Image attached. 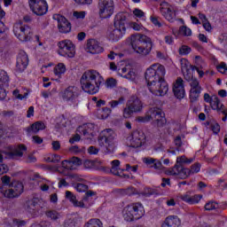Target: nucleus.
Wrapping results in <instances>:
<instances>
[{
    "mask_svg": "<svg viewBox=\"0 0 227 227\" xmlns=\"http://www.w3.org/2000/svg\"><path fill=\"white\" fill-rule=\"evenodd\" d=\"M166 67L162 64L155 63L151 65L145 71V79L147 88L155 97H164L169 91V85L164 76Z\"/></svg>",
    "mask_w": 227,
    "mask_h": 227,
    "instance_id": "f257e3e1",
    "label": "nucleus"
},
{
    "mask_svg": "<svg viewBox=\"0 0 227 227\" xmlns=\"http://www.w3.org/2000/svg\"><path fill=\"white\" fill-rule=\"evenodd\" d=\"M80 84L84 93L97 95L100 91V86L104 84V77L97 70H89L82 75Z\"/></svg>",
    "mask_w": 227,
    "mask_h": 227,
    "instance_id": "f03ea898",
    "label": "nucleus"
},
{
    "mask_svg": "<svg viewBox=\"0 0 227 227\" xmlns=\"http://www.w3.org/2000/svg\"><path fill=\"white\" fill-rule=\"evenodd\" d=\"M128 42L131 45V49L140 56H148L153 49V41L148 35L143 34H135L129 37Z\"/></svg>",
    "mask_w": 227,
    "mask_h": 227,
    "instance_id": "7ed1b4c3",
    "label": "nucleus"
},
{
    "mask_svg": "<svg viewBox=\"0 0 227 227\" xmlns=\"http://www.w3.org/2000/svg\"><path fill=\"white\" fill-rule=\"evenodd\" d=\"M127 33V15L120 12L115 16L114 27L106 32V37L111 42H119Z\"/></svg>",
    "mask_w": 227,
    "mask_h": 227,
    "instance_id": "20e7f679",
    "label": "nucleus"
},
{
    "mask_svg": "<svg viewBox=\"0 0 227 227\" xmlns=\"http://www.w3.org/2000/svg\"><path fill=\"white\" fill-rule=\"evenodd\" d=\"M11 178L8 176L2 177L4 185L0 186V194L4 198H19L24 192V184L19 181H13L11 184Z\"/></svg>",
    "mask_w": 227,
    "mask_h": 227,
    "instance_id": "39448f33",
    "label": "nucleus"
},
{
    "mask_svg": "<svg viewBox=\"0 0 227 227\" xmlns=\"http://www.w3.org/2000/svg\"><path fill=\"white\" fill-rule=\"evenodd\" d=\"M134 65L130 60H123L118 63V66L114 62L110 63V70L116 72L118 70L119 75L124 79H129V81H136L137 78V74L134 71Z\"/></svg>",
    "mask_w": 227,
    "mask_h": 227,
    "instance_id": "423d86ee",
    "label": "nucleus"
},
{
    "mask_svg": "<svg viewBox=\"0 0 227 227\" xmlns=\"http://www.w3.org/2000/svg\"><path fill=\"white\" fill-rule=\"evenodd\" d=\"M116 135L111 129L101 131L98 137V145L105 153H111L116 150Z\"/></svg>",
    "mask_w": 227,
    "mask_h": 227,
    "instance_id": "0eeeda50",
    "label": "nucleus"
},
{
    "mask_svg": "<svg viewBox=\"0 0 227 227\" xmlns=\"http://www.w3.org/2000/svg\"><path fill=\"white\" fill-rule=\"evenodd\" d=\"M143 215H145V207L139 202L129 204L122 209V217L128 223L141 219Z\"/></svg>",
    "mask_w": 227,
    "mask_h": 227,
    "instance_id": "6e6552de",
    "label": "nucleus"
},
{
    "mask_svg": "<svg viewBox=\"0 0 227 227\" xmlns=\"http://www.w3.org/2000/svg\"><path fill=\"white\" fill-rule=\"evenodd\" d=\"M12 31L13 35L20 40V42H31L33 36H35L33 28L20 20L13 25Z\"/></svg>",
    "mask_w": 227,
    "mask_h": 227,
    "instance_id": "1a4fd4ad",
    "label": "nucleus"
},
{
    "mask_svg": "<svg viewBox=\"0 0 227 227\" xmlns=\"http://www.w3.org/2000/svg\"><path fill=\"white\" fill-rule=\"evenodd\" d=\"M81 164H82L81 159L73 157L70 160H66L62 161V165L58 168V171L60 175H64V176H70V178H74V180H81L76 174H70V171L77 169Z\"/></svg>",
    "mask_w": 227,
    "mask_h": 227,
    "instance_id": "9d476101",
    "label": "nucleus"
},
{
    "mask_svg": "<svg viewBox=\"0 0 227 227\" xmlns=\"http://www.w3.org/2000/svg\"><path fill=\"white\" fill-rule=\"evenodd\" d=\"M66 198L74 205V207H78L79 208H85V207H90L91 203L97 198V193L95 192L89 191L86 192L82 201H77V198L71 192H66Z\"/></svg>",
    "mask_w": 227,
    "mask_h": 227,
    "instance_id": "9b49d317",
    "label": "nucleus"
},
{
    "mask_svg": "<svg viewBox=\"0 0 227 227\" xmlns=\"http://www.w3.org/2000/svg\"><path fill=\"white\" fill-rule=\"evenodd\" d=\"M137 121L140 123H148V121H155L160 127L166 123V117L164 116V112L159 108H151L146 115L144 117H138Z\"/></svg>",
    "mask_w": 227,
    "mask_h": 227,
    "instance_id": "f8f14e48",
    "label": "nucleus"
},
{
    "mask_svg": "<svg viewBox=\"0 0 227 227\" xmlns=\"http://www.w3.org/2000/svg\"><path fill=\"white\" fill-rule=\"evenodd\" d=\"M58 54L62 58H75V44L71 40L66 39L58 43Z\"/></svg>",
    "mask_w": 227,
    "mask_h": 227,
    "instance_id": "ddd939ff",
    "label": "nucleus"
},
{
    "mask_svg": "<svg viewBox=\"0 0 227 227\" xmlns=\"http://www.w3.org/2000/svg\"><path fill=\"white\" fill-rule=\"evenodd\" d=\"M0 152L6 155V159H20V157H23L24 153L27 151V147L22 144L14 146H8L5 150H3L2 143H0Z\"/></svg>",
    "mask_w": 227,
    "mask_h": 227,
    "instance_id": "4468645a",
    "label": "nucleus"
},
{
    "mask_svg": "<svg viewBox=\"0 0 227 227\" xmlns=\"http://www.w3.org/2000/svg\"><path fill=\"white\" fill-rule=\"evenodd\" d=\"M98 8L100 19H110L114 13V2L113 0H99Z\"/></svg>",
    "mask_w": 227,
    "mask_h": 227,
    "instance_id": "2eb2a0df",
    "label": "nucleus"
},
{
    "mask_svg": "<svg viewBox=\"0 0 227 227\" xmlns=\"http://www.w3.org/2000/svg\"><path fill=\"white\" fill-rule=\"evenodd\" d=\"M204 101L210 105V107L213 109V111H217V113H220L221 114H226V106L221 103V100L217 95L210 96V94L205 93Z\"/></svg>",
    "mask_w": 227,
    "mask_h": 227,
    "instance_id": "dca6fc26",
    "label": "nucleus"
},
{
    "mask_svg": "<svg viewBox=\"0 0 227 227\" xmlns=\"http://www.w3.org/2000/svg\"><path fill=\"white\" fill-rule=\"evenodd\" d=\"M128 141H129V145L132 148H146L148 146V141H146V136H145V133L135 131L128 138Z\"/></svg>",
    "mask_w": 227,
    "mask_h": 227,
    "instance_id": "f3484780",
    "label": "nucleus"
},
{
    "mask_svg": "<svg viewBox=\"0 0 227 227\" xmlns=\"http://www.w3.org/2000/svg\"><path fill=\"white\" fill-rule=\"evenodd\" d=\"M28 4L35 15L42 16L49 12V5L46 0H29Z\"/></svg>",
    "mask_w": 227,
    "mask_h": 227,
    "instance_id": "a211bd4d",
    "label": "nucleus"
},
{
    "mask_svg": "<svg viewBox=\"0 0 227 227\" xmlns=\"http://www.w3.org/2000/svg\"><path fill=\"white\" fill-rule=\"evenodd\" d=\"M59 97L65 102L74 104V102H76L77 98L79 97V88L75 86H68L59 93Z\"/></svg>",
    "mask_w": 227,
    "mask_h": 227,
    "instance_id": "6ab92c4d",
    "label": "nucleus"
},
{
    "mask_svg": "<svg viewBox=\"0 0 227 227\" xmlns=\"http://www.w3.org/2000/svg\"><path fill=\"white\" fill-rule=\"evenodd\" d=\"M166 175L170 176H176L181 180H185L191 176V170L189 168H184L182 166L176 165L174 168L168 169Z\"/></svg>",
    "mask_w": 227,
    "mask_h": 227,
    "instance_id": "aec40b11",
    "label": "nucleus"
},
{
    "mask_svg": "<svg viewBox=\"0 0 227 227\" xmlns=\"http://www.w3.org/2000/svg\"><path fill=\"white\" fill-rule=\"evenodd\" d=\"M160 13L168 22H175L176 19V10L168 2L161 3Z\"/></svg>",
    "mask_w": 227,
    "mask_h": 227,
    "instance_id": "412c9836",
    "label": "nucleus"
},
{
    "mask_svg": "<svg viewBox=\"0 0 227 227\" xmlns=\"http://www.w3.org/2000/svg\"><path fill=\"white\" fill-rule=\"evenodd\" d=\"M53 20L58 23V29L59 33H70L72 31V24L70 21L61 14H54Z\"/></svg>",
    "mask_w": 227,
    "mask_h": 227,
    "instance_id": "4be33fe9",
    "label": "nucleus"
},
{
    "mask_svg": "<svg viewBox=\"0 0 227 227\" xmlns=\"http://www.w3.org/2000/svg\"><path fill=\"white\" fill-rule=\"evenodd\" d=\"M172 91L174 94V97L177 98L178 100H182L183 98H185V83L184 82V79L177 78L172 86Z\"/></svg>",
    "mask_w": 227,
    "mask_h": 227,
    "instance_id": "5701e85b",
    "label": "nucleus"
},
{
    "mask_svg": "<svg viewBox=\"0 0 227 227\" xmlns=\"http://www.w3.org/2000/svg\"><path fill=\"white\" fill-rule=\"evenodd\" d=\"M190 92L189 97L191 102H196L198 98H200V95L201 94V86H200V81L196 78H192L190 80Z\"/></svg>",
    "mask_w": 227,
    "mask_h": 227,
    "instance_id": "b1692460",
    "label": "nucleus"
},
{
    "mask_svg": "<svg viewBox=\"0 0 227 227\" xmlns=\"http://www.w3.org/2000/svg\"><path fill=\"white\" fill-rule=\"evenodd\" d=\"M112 168H111V173L113 175H117L120 176L123 171H128L129 173H136L137 171V167H130V165H126V168H120V160H114L111 162Z\"/></svg>",
    "mask_w": 227,
    "mask_h": 227,
    "instance_id": "393cba45",
    "label": "nucleus"
},
{
    "mask_svg": "<svg viewBox=\"0 0 227 227\" xmlns=\"http://www.w3.org/2000/svg\"><path fill=\"white\" fill-rule=\"evenodd\" d=\"M29 65V57L24 51H20L17 57L16 68L18 72H24Z\"/></svg>",
    "mask_w": 227,
    "mask_h": 227,
    "instance_id": "a878e982",
    "label": "nucleus"
},
{
    "mask_svg": "<svg viewBox=\"0 0 227 227\" xmlns=\"http://www.w3.org/2000/svg\"><path fill=\"white\" fill-rule=\"evenodd\" d=\"M180 65H181L182 73L184 74V77L186 79V81H191L192 79H193L192 67L194 66L191 65L189 60H187L186 59H181Z\"/></svg>",
    "mask_w": 227,
    "mask_h": 227,
    "instance_id": "bb28decb",
    "label": "nucleus"
},
{
    "mask_svg": "<svg viewBox=\"0 0 227 227\" xmlns=\"http://www.w3.org/2000/svg\"><path fill=\"white\" fill-rule=\"evenodd\" d=\"M86 51L90 54H102L104 52V47L100 45V43L95 39H90L87 42Z\"/></svg>",
    "mask_w": 227,
    "mask_h": 227,
    "instance_id": "cd10ccee",
    "label": "nucleus"
},
{
    "mask_svg": "<svg viewBox=\"0 0 227 227\" xmlns=\"http://www.w3.org/2000/svg\"><path fill=\"white\" fill-rule=\"evenodd\" d=\"M95 129V125L91 123L83 124L79 126L77 129L78 134H82L85 136L87 139H91L90 136H93V129Z\"/></svg>",
    "mask_w": 227,
    "mask_h": 227,
    "instance_id": "c85d7f7f",
    "label": "nucleus"
},
{
    "mask_svg": "<svg viewBox=\"0 0 227 227\" xmlns=\"http://www.w3.org/2000/svg\"><path fill=\"white\" fill-rule=\"evenodd\" d=\"M203 198L202 195H193L190 196L189 193L181 195L180 199L184 201L185 203H188V205H196L201 201V199Z\"/></svg>",
    "mask_w": 227,
    "mask_h": 227,
    "instance_id": "c756f323",
    "label": "nucleus"
},
{
    "mask_svg": "<svg viewBox=\"0 0 227 227\" xmlns=\"http://www.w3.org/2000/svg\"><path fill=\"white\" fill-rule=\"evenodd\" d=\"M127 104H130V108L135 112V113H139L140 111L143 110V103L139 98L133 97L131 98Z\"/></svg>",
    "mask_w": 227,
    "mask_h": 227,
    "instance_id": "7c9ffc66",
    "label": "nucleus"
},
{
    "mask_svg": "<svg viewBox=\"0 0 227 227\" xmlns=\"http://www.w3.org/2000/svg\"><path fill=\"white\" fill-rule=\"evenodd\" d=\"M194 63L196 66L192 67V72H194V70H196V72L199 74V77L201 79V77L205 75V72H203V70L200 69L198 67H200V68H203L205 67L203 66V59H201V57L200 56H196Z\"/></svg>",
    "mask_w": 227,
    "mask_h": 227,
    "instance_id": "2f4dec72",
    "label": "nucleus"
},
{
    "mask_svg": "<svg viewBox=\"0 0 227 227\" xmlns=\"http://www.w3.org/2000/svg\"><path fill=\"white\" fill-rule=\"evenodd\" d=\"M53 74L55 77L61 79L67 74V66L62 62L57 64L53 68Z\"/></svg>",
    "mask_w": 227,
    "mask_h": 227,
    "instance_id": "473e14b6",
    "label": "nucleus"
},
{
    "mask_svg": "<svg viewBox=\"0 0 227 227\" xmlns=\"http://www.w3.org/2000/svg\"><path fill=\"white\" fill-rule=\"evenodd\" d=\"M164 224L168 227H178L182 224V221L177 216H168L165 219Z\"/></svg>",
    "mask_w": 227,
    "mask_h": 227,
    "instance_id": "72a5a7b5",
    "label": "nucleus"
},
{
    "mask_svg": "<svg viewBox=\"0 0 227 227\" xmlns=\"http://www.w3.org/2000/svg\"><path fill=\"white\" fill-rule=\"evenodd\" d=\"M145 164L150 166V168H154V169H162V162L159 160H154L153 158H145Z\"/></svg>",
    "mask_w": 227,
    "mask_h": 227,
    "instance_id": "f704fd0d",
    "label": "nucleus"
},
{
    "mask_svg": "<svg viewBox=\"0 0 227 227\" xmlns=\"http://www.w3.org/2000/svg\"><path fill=\"white\" fill-rule=\"evenodd\" d=\"M112 112L113 111L109 107H105L98 109L96 112V116L98 118V120H107V118L111 116Z\"/></svg>",
    "mask_w": 227,
    "mask_h": 227,
    "instance_id": "c9c22d12",
    "label": "nucleus"
},
{
    "mask_svg": "<svg viewBox=\"0 0 227 227\" xmlns=\"http://www.w3.org/2000/svg\"><path fill=\"white\" fill-rule=\"evenodd\" d=\"M83 227H104V223L98 218H92L85 223Z\"/></svg>",
    "mask_w": 227,
    "mask_h": 227,
    "instance_id": "e433bc0d",
    "label": "nucleus"
},
{
    "mask_svg": "<svg viewBox=\"0 0 227 227\" xmlns=\"http://www.w3.org/2000/svg\"><path fill=\"white\" fill-rule=\"evenodd\" d=\"M8 82H10V77L4 70H0V86L8 87Z\"/></svg>",
    "mask_w": 227,
    "mask_h": 227,
    "instance_id": "4c0bfd02",
    "label": "nucleus"
},
{
    "mask_svg": "<svg viewBox=\"0 0 227 227\" xmlns=\"http://www.w3.org/2000/svg\"><path fill=\"white\" fill-rule=\"evenodd\" d=\"M130 103H127L126 107L123 109L122 112V118L126 120L132 117V114L136 113L132 108H130Z\"/></svg>",
    "mask_w": 227,
    "mask_h": 227,
    "instance_id": "58836bf2",
    "label": "nucleus"
},
{
    "mask_svg": "<svg viewBox=\"0 0 227 227\" xmlns=\"http://www.w3.org/2000/svg\"><path fill=\"white\" fill-rule=\"evenodd\" d=\"M133 17L135 19H142V20H146V13L139 8H135L132 11Z\"/></svg>",
    "mask_w": 227,
    "mask_h": 227,
    "instance_id": "ea45409f",
    "label": "nucleus"
},
{
    "mask_svg": "<svg viewBox=\"0 0 227 227\" xmlns=\"http://www.w3.org/2000/svg\"><path fill=\"white\" fill-rule=\"evenodd\" d=\"M86 15H88L86 11H74L73 12L74 19H76L77 20H84V19H86Z\"/></svg>",
    "mask_w": 227,
    "mask_h": 227,
    "instance_id": "a19ab883",
    "label": "nucleus"
},
{
    "mask_svg": "<svg viewBox=\"0 0 227 227\" xmlns=\"http://www.w3.org/2000/svg\"><path fill=\"white\" fill-rule=\"evenodd\" d=\"M179 35H181L182 36H192V30L187 26H182L179 28Z\"/></svg>",
    "mask_w": 227,
    "mask_h": 227,
    "instance_id": "79ce46f5",
    "label": "nucleus"
},
{
    "mask_svg": "<svg viewBox=\"0 0 227 227\" xmlns=\"http://www.w3.org/2000/svg\"><path fill=\"white\" fill-rule=\"evenodd\" d=\"M31 131L35 132H40V130H43L45 129V123L43 122H35L31 126Z\"/></svg>",
    "mask_w": 227,
    "mask_h": 227,
    "instance_id": "37998d69",
    "label": "nucleus"
},
{
    "mask_svg": "<svg viewBox=\"0 0 227 227\" xmlns=\"http://www.w3.org/2000/svg\"><path fill=\"white\" fill-rule=\"evenodd\" d=\"M123 102H125V98H119V100H112L108 103V106L112 108V109H116V107H118L119 106H121V104H123Z\"/></svg>",
    "mask_w": 227,
    "mask_h": 227,
    "instance_id": "c03bdc74",
    "label": "nucleus"
},
{
    "mask_svg": "<svg viewBox=\"0 0 227 227\" xmlns=\"http://www.w3.org/2000/svg\"><path fill=\"white\" fill-rule=\"evenodd\" d=\"M97 164H98V162H95L91 160H85L83 161V166L86 169H94V168H97Z\"/></svg>",
    "mask_w": 227,
    "mask_h": 227,
    "instance_id": "a18cd8bd",
    "label": "nucleus"
},
{
    "mask_svg": "<svg viewBox=\"0 0 227 227\" xmlns=\"http://www.w3.org/2000/svg\"><path fill=\"white\" fill-rule=\"evenodd\" d=\"M129 27H131V29H134V31H146V28H145L143 25L137 22L129 23Z\"/></svg>",
    "mask_w": 227,
    "mask_h": 227,
    "instance_id": "49530a36",
    "label": "nucleus"
},
{
    "mask_svg": "<svg viewBox=\"0 0 227 227\" xmlns=\"http://www.w3.org/2000/svg\"><path fill=\"white\" fill-rule=\"evenodd\" d=\"M191 47L187 45H183L179 48V54L181 56H187L188 54H191Z\"/></svg>",
    "mask_w": 227,
    "mask_h": 227,
    "instance_id": "de8ad7c7",
    "label": "nucleus"
},
{
    "mask_svg": "<svg viewBox=\"0 0 227 227\" xmlns=\"http://www.w3.org/2000/svg\"><path fill=\"white\" fill-rule=\"evenodd\" d=\"M216 70H218V72L220 74H223V75H227V65L224 62H221L217 67H216Z\"/></svg>",
    "mask_w": 227,
    "mask_h": 227,
    "instance_id": "09e8293b",
    "label": "nucleus"
},
{
    "mask_svg": "<svg viewBox=\"0 0 227 227\" xmlns=\"http://www.w3.org/2000/svg\"><path fill=\"white\" fill-rule=\"evenodd\" d=\"M12 95H13V97H15V98H18V100H24V99L27 98V95H29V94L25 93L24 95H21L20 91L19 90H15L12 91Z\"/></svg>",
    "mask_w": 227,
    "mask_h": 227,
    "instance_id": "8fccbe9b",
    "label": "nucleus"
},
{
    "mask_svg": "<svg viewBox=\"0 0 227 227\" xmlns=\"http://www.w3.org/2000/svg\"><path fill=\"white\" fill-rule=\"evenodd\" d=\"M192 162V160L186 159L185 156L177 157L176 159V164H179L178 166H182V164H191Z\"/></svg>",
    "mask_w": 227,
    "mask_h": 227,
    "instance_id": "3c124183",
    "label": "nucleus"
},
{
    "mask_svg": "<svg viewBox=\"0 0 227 227\" xmlns=\"http://www.w3.org/2000/svg\"><path fill=\"white\" fill-rule=\"evenodd\" d=\"M217 208H219V205L217 204V202L215 201L207 202L205 205V210H215Z\"/></svg>",
    "mask_w": 227,
    "mask_h": 227,
    "instance_id": "603ef678",
    "label": "nucleus"
},
{
    "mask_svg": "<svg viewBox=\"0 0 227 227\" xmlns=\"http://www.w3.org/2000/svg\"><path fill=\"white\" fill-rule=\"evenodd\" d=\"M54 64L52 62L43 65L41 68L42 74H47V72H51V68H52Z\"/></svg>",
    "mask_w": 227,
    "mask_h": 227,
    "instance_id": "864d4df0",
    "label": "nucleus"
},
{
    "mask_svg": "<svg viewBox=\"0 0 227 227\" xmlns=\"http://www.w3.org/2000/svg\"><path fill=\"white\" fill-rule=\"evenodd\" d=\"M47 217L56 221V219H59V215L56 211H49L46 213Z\"/></svg>",
    "mask_w": 227,
    "mask_h": 227,
    "instance_id": "5fc2aeb1",
    "label": "nucleus"
},
{
    "mask_svg": "<svg viewBox=\"0 0 227 227\" xmlns=\"http://www.w3.org/2000/svg\"><path fill=\"white\" fill-rule=\"evenodd\" d=\"M77 192H86L88 191V185L78 184L75 187Z\"/></svg>",
    "mask_w": 227,
    "mask_h": 227,
    "instance_id": "6e6d98bb",
    "label": "nucleus"
},
{
    "mask_svg": "<svg viewBox=\"0 0 227 227\" xmlns=\"http://www.w3.org/2000/svg\"><path fill=\"white\" fill-rule=\"evenodd\" d=\"M200 170H201V165H200L199 163H196L192 166V168L190 170L191 175H192V173H200Z\"/></svg>",
    "mask_w": 227,
    "mask_h": 227,
    "instance_id": "4d7b16f0",
    "label": "nucleus"
},
{
    "mask_svg": "<svg viewBox=\"0 0 227 227\" xmlns=\"http://www.w3.org/2000/svg\"><path fill=\"white\" fill-rule=\"evenodd\" d=\"M150 20L153 24V26H155L156 27H162V24L159 22V19H157V17L151 16Z\"/></svg>",
    "mask_w": 227,
    "mask_h": 227,
    "instance_id": "13d9d810",
    "label": "nucleus"
},
{
    "mask_svg": "<svg viewBox=\"0 0 227 227\" xmlns=\"http://www.w3.org/2000/svg\"><path fill=\"white\" fill-rule=\"evenodd\" d=\"M8 132H10V129H4L3 126H0V137H10Z\"/></svg>",
    "mask_w": 227,
    "mask_h": 227,
    "instance_id": "bf43d9fd",
    "label": "nucleus"
},
{
    "mask_svg": "<svg viewBox=\"0 0 227 227\" xmlns=\"http://www.w3.org/2000/svg\"><path fill=\"white\" fill-rule=\"evenodd\" d=\"M49 159L50 162H59V160H61V156L58 154H51Z\"/></svg>",
    "mask_w": 227,
    "mask_h": 227,
    "instance_id": "052dcab7",
    "label": "nucleus"
},
{
    "mask_svg": "<svg viewBox=\"0 0 227 227\" xmlns=\"http://www.w3.org/2000/svg\"><path fill=\"white\" fill-rule=\"evenodd\" d=\"M116 80L114 78H110L106 81V88H114L116 86Z\"/></svg>",
    "mask_w": 227,
    "mask_h": 227,
    "instance_id": "680f3d73",
    "label": "nucleus"
},
{
    "mask_svg": "<svg viewBox=\"0 0 227 227\" xmlns=\"http://www.w3.org/2000/svg\"><path fill=\"white\" fill-rule=\"evenodd\" d=\"M6 86L0 85V100H4L6 98V90H4Z\"/></svg>",
    "mask_w": 227,
    "mask_h": 227,
    "instance_id": "e2e57ef3",
    "label": "nucleus"
},
{
    "mask_svg": "<svg viewBox=\"0 0 227 227\" xmlns=\"http://www.w3.org/2000/svg\"><path fill=\"white\" fill-rule=\"evenodd\" d=\"M79 141H81V136L79 134L74 135L69 139V143H71V145H74V143H77Z\"/></svg>",
    "mask_w": 227,
    "mask_h": 227,
    "instance_id": "0e129e2a",
    "label": "nucleus"
},
{
    "mask_svg": "<svg viewBox=\"0 0 227 227\" xmlns=\"http://www.w3.org/2000/svg\"><path fill=\"white\" fill-rule=\"evenodd\" d=\"M59 189H61V187H68V183L67 182V180L66 179H63V178H61V179H59Z\"/></svg>",
    "mask_w": 227,
    "mask_h": 227,
    "instance_id": "69168bd1",
    "label": "nucleus"
},
{
    "mask_svg": "<svg viewBox=\"0 0 227 227\" xmlns=\"http://www.w3.org/2000/svg\"><path fill=\"white\" fill-rule=\"evenodd\" d=\"M26 224L25 221L22 220H13L12 226L21 227Z\"/></svg>",
    "mask_w": 227,
    "mask_h": 227,
    "instance_id": "338daca9",
    "label": "nucleus"
},
{
    "mask_svg": "<svg viewBox=\"0 0 227 227\" xmlns=\"http://www.w3.org/2000/svg\"><path fill=\"white\" fill-rule=\"evenodd\" d=\"M202 26H203L205 31H207L208 33H210V31H212V25H210V22L206 21V22L202 23Z\"/></svg>",
    "mask_w": 227,
    "mask_h": 227,
    "instance_id": "774afa93",
    "label": "nucleus"
}]
</instances>
